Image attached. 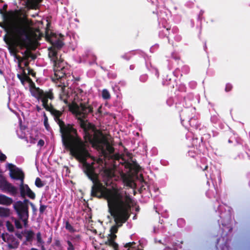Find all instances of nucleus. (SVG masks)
<instances>
[{"instance_id":"obj_1","label":"nucleus","mask_w":250,"mask_h":250,"mask_svg":"<svg viewBox=\"0 0 250 250\" xmlns=\"http://www.w3.org/2000/svg\"><path fill=\"white\" fill-rule=\"evenodd\" d=\"M32 95L38 101H41L42 106L53 116L56 122L60 127L62 142L65 149L70 151V154L73 157L78 154L83 153L87 149L86 145L80 137L78 136L77 129L73 127V125H65L60 119L62 112L56 109L51 102L55 98L52 89L44 91L39 87H35Z\"/></svg>"},{"instance_id":"obj_2","label":"nucleus","mask_w":250,"mask_h":250,"mask_svg":"<svg viewBox=\"0 0 250 250\" xmlns=\"http://www.w3.org/2000/svg\"><path fill=\"white\" fill-rule=\"evenodd\" d=\"M83 153H80L74 157L82 163L83 170L87 176L92 182L91 196L98 199L104 198L107 200L108 209L127 202L123 200V196L117 188H108L105 187L99 179L98 175L95 172L93 165L87 163L86 159L90 155L86 149Z\"/></svg>"},{"instance_id":"obj_3","label":"nucleus","mask_w":250,"mask_h":250,"mask_svg":"<svg viewBox=\"0 0 250 250\" xmlns=\"http://www.w3.org/2000/svg\"><path fill=\"white\" fill-rule=\"evenodd\" d=\"M0 14L3 21L2 22H0V27L14 36L17 39V44L21 48L29 46L30 41L29 30L32 25L31 21L26 15L21 18L22 12L21 9L9 10L7 13H4L0 9Z\"/></svg>"},{"instance_id":"obj_4","label":"nucleus","mask_w":250,"mask_h":250,"mask_svg":"<svg viewBox=\"0 0 250 250\" xmlns=\"http://www.w3.org/2000/svg\"><path fill=\"white\" fill-rule=\"evenodd\" d=\"M130 210L131 206L128 202L108 209L111 216L114 219L115 225L111 227L110 233L105 244L112 247L114 250H118V245L115 242L117 238L116 233H117L119 228L122 227L129 218Z\"/></svg>"},{"instance_id":"obj_5","label":"nucleus","mask_w":250,"mask_h":250,"mask_svg":"<svg viewBox=\"0 0 250 250\" xmlns=\"http://www.w3.org/2000/svg\"><path fill=\"white\" fill-rule=\"evenodd\" d=\"M81 127L83 130V137L86 142L90 143L93 147L100 150L104 155L106 153L104 146H106V149L109 154L114 153V148L110 145L102 132L98 130L94 125L82 121Z\"/></svg>"},{"instance_id":"obj_6","label":"nucleus","mask_w":250,"mask_h":250,"mask_svg":"<svg viewBox=\"0 0 250 250\" xmlns=\"http://www.w3.org/2000/svg\"><path fill=\"white\" fill-rule=\"evenodd\" d=\"M69 108L70 111L78 117L80 125L82 121L88 124H91L88 122L87 120H83V119L87 118L89 114L92 113L93 112V106L89 104L88 100L87 101H81L79 104L73 103L69 106Z\"/></svg>"},{"instance_id":"obj_7","label":"nucleus","mask_w":250,"mask_h":250,"mask_svg":"<svg viewBox=\"0 0 250 250\" xmlns=\"http://www.w3.org/2000/svg\"><path fill=\"white\" fill-rule=\"evenodd\" d=\"M53 66L54 77L52 78V80L54 82L56 81H60V83L61 84L63 83V85L59 84L58 86H61L62 90L63 91L65 86L64 85V83H62V81L66 76V69L63 66V62L59 64H56V62H55V64H53Z\"/></svg>"},{"instance_id":"obj_8","label":"nucleus","mask_w":250,"mask_h":250,"mask_svg":"<svg viewBox=\"0 0 250 250\" xmlns=\"http://www.w3.org/2000/svg\"><path fill=\"white\" fill-rule=\"evenodd\" d=\"M0 190L16 196L18 193V188L8 182L2 175L0 174Z\"/></svg>"},{"instance_id":"obj_9","label":"nucleus","mask_w":250,"mask_h":250,"mask_svg":"<svg viewBox=\"0 0 250 250\" xmlns=\"http://www.w3.org/2000/svg\"><path fill=\"white\" fill-rule=\"evenodd\" d=\"M16 39V42H14L13 38L10 36L6 37L5 35L4 38V42L7 44L9 45L8 49L10 53L14 54L15 58L18 60V66L21 68V63L24 60L23 57L22 58L20 56L17 54V51L15 48V45L18 46V45L17 44V39ZM19 46H20L19 45Z\"/></svg>"},{"instance_id":"obj_10","label":"nucleus","mask_w":250,"mask_h":250,"mask_svg":"<svg viewBox=\"0 0 250 250\" xmlns=\"http://www.w3.org/2000/svg\"><path fill=\"white\" fill-rule=\"evenodd\" d=\"M19 204L15 202L13 205V208L18 215L19 219L29 216V207L23 206L21 203Z\"/></svg>"},{"instance_id":"obj_11","label":"nucleus","mask_w":250,"mask_h":250,"mask_svg":"<svg viewBox=\"0 0 250 250\" xmlns=\"http://www.w3.org/2000/svg\"><path fill=\"white\" fill-rule=\"evenodd\" d=\"M20 190L21 196L22 198H25L27 196L31 199H35L36 195L35 193L30 188L27 184H22L20 185Z\"/></svg>"},{"instance_id":"obj_12","label":"nucleus","mask_w":250,"mask_h":250,"mask_svg":"<svg viewBox=\"0 0 250 250\" xmlns=\"http://www.w3.org/2000/svg\"><path fill=\"white\" fill-rule=\"evenodd\" d=\"M10 177L15 180H19L20 181V184L24 183V173L20 168H16L14 169H11V172H10Z\"/></svg>"},{"instance_id":"obj_13","label":"nucleus","mask_w":250,"mask_h":250,"mask_svg":"<svg viewBox=\"0 0 250 250\" xmlns=\"http://www.w3.org/2000/svg\"><path fill=\"white\" fill-rule=\"evenodd\" d=\"M6 236H7L6 243H7L8 249L9 250L17 249L20 244V242L12 234H9L6 233Z\"/></svg>"},{"instance_id":"obj_14","label":"nucleus","mask_w":250,"mask_h":250,"mask_svg":"<svg viewBox=\"0 0 250 250\" xmlns=\"http://www.w3.org/2000/svg\"><path fill=\"white\" fill-rule=\"evenodd\" d=\"M48 56L50 58L51 60L53 62V64H55V62L56 64H61L62 62V61L61 60H59L58 58V50L55 48L51 47L49 49Z\"/></svg>"},{"instance_id":"obj_15","label":"nucleus","mask_w":250,"mask_h":250,"mask_svg":"<svg viewBox=\"0 0 250 250\" xmlns=\"http://www.w3.org/2000/svg\"><path fill=\"white\" fill-rule=\"evenodd\" d=\"M102 174L104 178V180L106 181L105 183L106 185L108 186V181L114 176L112 170L110 168H103Z\"/></svg>"},{"instance_id":"obj_16","label":"nucleus","mask_w":250,"mask_h":250,"mask_svg":"<svg viewBox=\"0 0 250 250\" xmlns=\"http://www.w3.org/2000/svg\"><path fill=\"white\" fill-rule=\"evenodd\" d=\"M42 0H27L26 5L27 7L31 9H37L40 3L42 2Z\"/></svg>"},{"instance_id":"obj_17","label":"nucleus","mask_w":250,"mask_h":250,"mask_svg":"<svg viewBox=\"0 0 250 250\" xmlns=\"http://www.w3.org/2000/svg\"><path fill=\"white\" fill-rule=\"evenodd\" d=\"M13 202V199L4 194H0V205L10 206Z\"/></svg>"},{"instance_id":"obj_18","label":"nucleus","mask_w":250,"mask_h":250,"mask_svg":"<svg viewBox=\"0 0 250 250\" xmlns=\"http://www.w3.org/2000/svg\"><path fill=\"white\" fill-rule=\"evenodd\" d=\"M81 239V236L80 235H77L75 237H72L71 238V241L67 240L66 241L67 244L68 245V247L67 248V250H75L74 246L73 244L76 239L79 240Z\"/></svg>"},{"instance_id":"obj_19","label":"nucleus","mask_w":250,"mask_h":250,"mask_svg":"<svg viewBox=\"0 0 250 250\" xmlns=\"http://www.w3.org/2000/svg\"><path fill=\"white\" fill-rule=\"evenodd\" d=\"M51 43L53 45L52 48H55L57 50L61 49L64 45V43L62 42V41L59 39H57V40H56L54 42H52Z\"/></svg>"},{"instance_id":"obj_20","label":"nucleus","mask_w":250,"mask_h":250,"mask_svg":"<svg viewBox=\"0 0 250 250\" xmlns=\"http://www.w3.org/2000/svg\"><path fill=\"white\" fill-rule=\"evenodd\" d=\"M10 215V209L0 207V216L7 217Z\"/></svg>"},{"instance_id":"obj_21","label":"nucleus","mask_w":250,"mask_h":250,"mask_svg":"<svg viewBox=\"0 0 250 250\" xmlns=\"http://www.w3.org/2000/svg\"><path fill=\"white\" fill-rule=\"evenodd\" d=\"M29 42H30V44H29V46H28L27 47H25L27 49L23 53V54L24 55V56L23 57V59H24V60H25V61H27L31 55V51L28 50V48L30 47L31 44V38H30V41ZM20 47L21 49H22V48H21L20 46ZM23 48L24 47H22V48Z\"/></svg>"},{"instance_id":"obj_22","label":"nucleus","mask_w":250,"mask_h":250,"mask_svg":"<svg viewBox=\"0 0 250 250\" xmlns=\"http://www.w3.org/2000/svg\"><path fill=\"white\" fill-rule=\"evenodd\" d=\"M136 243L134 242L126 243L124 245V247L128 248L127 250H139L136 248Z\"/></svg>"},{"instance_id":"obj_23","label":"nucleus","mask_w":250,"mask_h":250,"mask_svg":"<svg viewBox=\"0 0 250 250\" xmlns=\"http://www.w3.org/2000/svg\"><path fill=\"white\" fill-rule=\"evenodd\" d=\"M16 202L18 203L19 204H20L19 203H21L22 206L26 207H29L28 204H29L33 209H34L35 208L34 205L32 202H30L28 199H26L25 198H24L23 201H18Z\"/></svg>"},{"instance_id":"obj_24","label":"nucleus","mask_w":250,"mask_h":250,"mask_svg":"<svg viewBox=\"0 0 250 250\" xmlns=\"http://www.w3.org/2000/svg\"><path fill=\"white\" fill-rule=\"evenodd\" d=\"M26 240L27 242H30L32 241L34 233L32 230H27L26 232Z\"/></svg>"},{"instance_id":"obj_25","label":"nucleus","mask_w":250,"mask_h":250,"mask_svg":"<svg viewBox=\"0 0 250 250\" xmlns=\"http://www.w3.org/2000/svg\"><path fill=\"white\" fill-rule=\"evenodd\" d=\"M18 77L19 78V79L22 83H23L24 81H27L28 82H32L31 78L25 73H24L23 77H21L20 75H18Z\"/></svg>"},{"instance_id":"obj_26","label":"nucleus","mask_w":250,"mask_h":250,"mask_svg":"<svg viewBox=\"0 0 250 250\" xmlns=\"http://www.w3.org/2000/svg\"><path fill=\"white\" fill-rule=\"evenodd\" d=\"M102 97L104 100H108L110 98V94L107 89H104L103 90Z\"/></svg>"},{"instance_id":"obj_27","label":"nucleus","mask_w":250,"mask_h":250,"mask_svg":"<svg viewBox=\"0 0 250 250\" xmlns=\"http://www.w3.org/2000/svg\"><path fill=\"white\" fill-rule=\"evenodd\" d=\"M43 124L44 125L46 128V130H49L50 129V127L49 126V125L48 122V118L46 115V113L45 112L43 113Z\"/></svg>"},{"instance_id":"obj_28","label":"nucleus","mask_w":250,"mask_h":250,"mask_svg":"<svg viewBox=\"0 0 250 250\" xmlns=\"http://www.w3.org/2000/svg\"><path fill=\"white\" fill-rule=\"evenodd\" d=\"M53 247L56 246L59 248V250H62V246L60 241L58 239H54V243L52 245Z\"/></svg>"},{"instance_id":"obj_29","label":"nucleus","mask_w":250,"mask_h":250,"mask_svg":"<svg viewBox=\"0 0 250 250\" xmlns=\"http://www.w3.org/2000/svg\"><path fill=\"white\" fill-rule=\"evenodd\" d=\"M35 184L37 187L39 188L44 186V184L42 183V181L39 177L36 179Z\"/></svg>"},{"instance_id":"obj_30","label":"nucleus","mask_w":250,"mask_h":250,"mask_svg":"<svg viewBox=\"0 0 250 250\" xmlns=\"http://www.w3.org/2000/svg\"><path fill=\"white\" fill-rule=\"evenodd\" d=\"M65 229L69 230L71 232H74L75 231V229L72 226V225L69 223L68 221H66L65 222Z\"/></svg>"},{"instance_id":"obj_31","label":"nucleus","mask_w":250,"mask_h":250,"mask_svg":"<svg viewBox=\"0 0 250 250\" xmlns=\"http://www.w3.org/2000/svg\"><path fill=\"white\" fill-rule=\"evenodd\" d=\"M37 240L38 243H39L40 244H44V241L42 240V235H41V233L40 232H38L37 233Z\"/></svg>"},{"instance_id":"obj_32","label":"nucleus","mask_w":250,"mask_h":250,"mask_svg":"<svg viewBox=\"0 0 250 250\" xmlns=\"http://www.w3.org/2000/svg\"><path fill=\"white\" fill-rule=\"evenodd\" d=\"M6 225L8 231L10 232H13L14 231V226L9 221L6 222Z\"/></svg>"},{"instance_id":"obj_33","label":"nucleus","mask_w":250,"mask_h":250,"mask_svg":"<svg viewBox=\"0 0 250 250\" xmlns=\"http://www.w3.org/2000/svg\"><path fill=\"white\" fill-rule=\"evenodd\" d=\"M60 98L62 100L65 104H68L67 96L65 94L60 95Z\"/></svg>"},{"instance_id":"obj_34","label":"nucleus","mask_w":250,"mask_h":250,"mask_svg":"<svg viewBox=\"0 0 250 250\" xmlns=\"http://www.w3.org/2000/svg\"><path fill=\"white\" fill-rule=\"evenodd\" d=\"M28 218L29 216H26L22 218L19 219L20 220L22 221L23 223L24 226L25 227H27L28 225Z\"/></svg>"},{"instance_id":"obj_35","label":"nucleus","mask_w":250,"mask_h":250,"mask_svg":"<svg viewBox=\"0 0 250 250\" xmlns=\"http://www.w3.org/2000/svg\"><path fill=\"white\" fill-rule=\"evenodd\" d=\"M47 208V206L41 204L39 208L40 213L41 214H43V213L44 212Z\"/></svg>"},{"instance_id":"obj_36","label":"nucleus","mask_w":250,"mask_h":250,"mask_svg":"<svg viewBox=\"0 0 250 250\" xmlns=\"http://www.w3.org/2000/svg\"><path fill=\"white\" fill-rule=\"evenodd\" d=\"M15 225L16 228L18 229H21L22 228V225L21 224L20 221L18 220H16L15 221Z\"/></svg>"},{"instance_id":"obj_37","label":"nucleus","mask_w":250,"mask_h":250,"mask_svg":"<svg viewBox=\"0 0 250 250\" xmlns=\"http://www.w3.org/2000/svg\"><path fill=\"white\" fill-rule=\"evenodd\" d=\"M27 70H28V75H31L32 77L35 76L36 73L32 69L30 68V67H28Z\"/></svg>"},{"instance_id":"obj_38","label":"nucleus","mask_w":250,"mask_h":250,"mask_svg":"<svg viewBox=\"0 0 250 250\" xmlns=\"http://www.w3.org/2000/svg\"><path fill=\"white\" fill-rule=\"evenodd\" d=\"M232 88V85L230 83H227L226 85L225 91L226 92H229L231 90Z\"/></svg>"},{"instance_id":"obj_39","label":"nucleus","mask_w":250,"mask_h":250,"mask_svg":"<svg viewBox=\"0 0 250 250\" xmlns=\"http://www.w3.org/2000/svg\"><path fill=\"white\" fill-rule=\"evenodd\" d=\"M6 159V156L5 154H3L0 150V160L1 161H4Z\"/></svg>"},{"instance_id":"obj_40","label":"nucleus","mask_w":250,"mask_h":250,"mask_svg":"<svg viewBox=\"0 0 250 250\" xmlns=\"http://www.w3.org/2000/svg\"><path fill=\"white\" fill-rule=\"evenodd\" d=\"M121 58L126 60L128 61L131 58V56L128 55L127 54H125L121 56Z\"/></svg>"},{"instance_id":"obj_41","label":"nucleus","mask_w":250,"mask_h":250,"mask_svg":"<svg viewBox=\"0 0 250 250\" xmlns=\"http://www.w3.org/2000/svg\"><path fill=\"white\" fill-rule=\"evenodd\" d=\"M170 28H167L166 29L165 31H163V32L165 34V36L167 37V38H168V35H169Z\"/></svg>"},{"instance_id":"obj_42","label":"nucleus","mask_w":250,"mask_h":250,"mask_svg":"<svg viewBox=\"0 0 250 250\" xmlns=\"http://www.w3.org/2000/svg\"><path fill=\"white\" fill-rule=\"evenodd\" d=\"M7 5L6 4H5L3 5L2 7V9H1L2 10V11L4 12V13H7L8 11H7Z\"/></svg>"},{"instance_id":"obj_43","label":"nucleus","mask_w":250,"mask_h":250,"mask_svg":"<svg viewBox=\"0 0 250 250\" xmlns=\"http://www.w3.org/2000/svg\"><path fill=\"white\" fill-rule=\"evenodd\" d=\"M44 145V141L42 139H40L38 143V145L40 146H42Z\"/></svg>"},{"instance_id":"obj_44","label":"nucleus","mask_w":250,"mask_h":250,"mask_svg":"<svg viewBox=\"0 0 250 250\" xmlns=\"http://www.w3.org/2000/svg\"><path fill=\"white\" fill-rule=\"evenodd\" d=\"M1 237L2 240L6 243V238H7V236H6V233H2L1 234Z\"/></svg>"},{"instance_id":"obj_45","label":"nucleus","mask_w":250,"mask_h":250,"mask_svg":"<svg viewBox=\"0 0 250 250\" xmlns=\"http://www.w3.org/2000/svg\"><path fill=\"white\" fill-rule=\"evenodd\" d=\"M15 235H16V236L18 238H19L20 239H21H21H22V235H21V233H19V232H16V233H15Z\"/></svg>"},{"instance_id":"obj_46","label":"nucleus","mask_w":250,"mask_h":250,"mask_svg":"<svg viewBox=\"0 0 250 250\" xmlns=\"http://www.w3.org/2000/svg\"><path fill=\"white\" fill-rule=\"evenodd\" d=\"M8 166H9V169L10 172H11V169H15V168H13L14 167H15V166L14 165H13L12 164H9Z\"/></svg>"},{"instance_id":"obj_47","label":"nucleus","mask_w":250,"mask_h":250,"mask_svg":"<svg viewBox=\"0 0 250 250\" xmlns=\"http://www.w3.org/2000/svg\"><path fill=\"white\" fill-rule=\"evenodd\" d=\"M24 66H25V67H26V69H27V68H28V67H30L29 66V62H28V61H26V62H24Z\"/></svg>"},{"instance_id":"obj_48","label":"nucleus","mask_w":250,"mask_h":250,"mask_svg":"<svg viewBox=\"0 0 250 250\" xmlns=\"http://www.w3.org/2000/svg\"><path fill=\"white\" fill-rule=\"evenodd\" d=\"M125 167L126 168H128L130 169L131 168V167H132V166H131L130 163H128L127 164H126V165L125 166Z\"/></svg>"},{"instance_id":"obj_49","label":"nucleus","mask_w":250,"mask_h":250,"mask_svg":"<svg viewBox=\"0 0 250 250\" xmlns=\"http://www.w3.org/2000/svg\"><path fill=\"white\" fill-rule=\"evenodd\" d=\"M52 236H50L48 239V240L47 241V244H50L52 242Z\"/></svg>"},{"instance_id":"obj_50","label":"nucleus","mask_w":250,"mask_h":250,"mask_svg":"<svg viewBox=\"0 0 250 250\" xmlns=\"http://www.w3.org/2000/svg\"><path fill=\"white\" fill-rule=\"evenodd\" d=\"M36 109L37 111L40 112L42 110V108L39 105H36Z\"/></svg>"},{"instance_id":"obj_51","label":"nucleus","mask_w":250,"mask_h":250,"mask_svg":"<svg viewBox=\"0 0 250 250\" xmlns=\"http://www.w3.org/2000/svg\"><path fill=\"white\" fill-rule=\"evenodd\" d=\"M101 108H102V106H100L98 109V110H97V112L99 113H101L102 111H101Z\"/></svg>"},{"instance_id":"obj_52","label":"nucleus","mask_w":250,"mask_h":250,"mask_svg":"<svg viewBox=\"0 0 250 250\" xmlns=\"http://www.w3.org/2000/svg\"><path fill=\"white\" fill-rule=\"evenodd\" d=\"M30 57L32 58V59L34 60V59H36V56L35 55H32L31 54V55Z\"/></svg>"},{"instance_id":"obj_53","label":"nucleus","mask_w":250,"mask_h":250,"mask_svg":"<svg viewBox=\"0 0 250 250\" xmlns=\"http://www.w3.org/2000/svg\"><path fill=\"white\" fill-rule=\"evenodd\" d=\"M41 245H42V246H41L42 250H45L43 244H41Z\"/></svg>"},{"instance_id":"obj_54","label":"nucleus","mask_w":250,"mask_h":250,"mask_svg":"<svg viewBox=\"0 0 250 250\" xmlns=\"http://www.w3.org/2000/svg\"><path fill=\"white\" fill-rule=\"evenodd\" d=\"M98 163H103V160L102 159H99L98 161L97 162Z\"/></svg>"},{"instance_id":"obj_55","label":"nucleus","mask_w":250,"mask_h":250,"mask_svg":"<svg viewBox=\"0 0 250 250\" xmlns=\"http://www.w3.org/2000/svg\"><path fill=\"white\" fill-rule=\"evenodd\" d=\"M46 38L47 39H49V35H48V33L47 32H46Z\"/></svg>"},{"instance_id":"obj_56","label":"nucleus","mask_w":250,"mask_h":250,"mask_svg":"<svg viewBox=\"0 0 250 250\" xmlns=\"http://www.w3.org/2000/svg\"><path fill=\"white\" fill-rule=\"evenodd\" d=\"M208 168V166H206L205 168L203 169V171L206 170Z\"/></svg>"},{"instance_id":"obj_57","label":"nucleus","mask_w":250,"mask_h":250,"mask_svg":"<svg viewBox=\"0 0 250 250\" xmlns=\"http://www.w3.org/2000/svg\"><path fill=\"white\" fill-rule=\"evenodd\" d=\"M51 36L52 37H56V34L55 33H51Z\"/></svg>"},{"instance_id":"obj_58","label":"nucleus","mask_w":250,"mask_h":250,"mask_svg":"<svg viewBox=\"0 0 250 250\" xmlns=\"http://www.w3.org/2000/svg\"><path fill=\"white\" fill-rule=\"evenodd\" d=\"M130 69H134V66L133 65H130Z\"/></svg>"},{"instance_id":"obj_59","label":"nucleus","mask_w":250,"mask_h":250,"mask_svg":"<svg viewBox=\"0 0 250 250\" xmlns=\"http://www.w3.org/2000/svg\"><path fill=\"white\" fill-rule=\"evenodd\" d=\"M31 250H38V249H36V248H31Z\"/></svg>"},{"instance_id":"obj_60","label":"nucleus","mask_w":250,"mask_h":250,"mask_svg":"<svg viewBox=\"0 0 250 250\" xmlns=\"http://www.w3.org/2000/svg\"><path fill=\"white\" fill-rule=\"evenodd\" d=\"M36 31L37 32L40 33V30L39 29H37Z\"/></svg>"},{"instance_id":"obj_61","label":"nucleus","mask_w":250,"mask_h":250,"mask_svg":"<svg viewBox=\"0 0 250 250\" xmlns=\"http://www.w3.org/2000/svg\"><path fill=\"white\" fill-rule=\"evenodd\" d=\"M228 142H229V143H232V141H230V140H229V139L228 140Z\"/></svg>"},{"instance_id":"obj_62","label":"nucleus","mask_w":250,"mask_h":250,"mask_svg":"<svg viewBox=\"0 0 250 250\" xmlns=\"http://www.w3.org/2000/svg\"><path fill=\"white\" fill-rule=\"evenodd\" d=\"M60 36L62 37H63V35H62L61 34H60Z\"/></svg>"},{"instance_id":"obj_63","label":"nucleus","mask_w":250,"mask_h":250,"mask_svg":"<svg viewBox=\"0 0 250 250\" xmlns=\"http://www.w3.org/2000/svg\"><path fill=\"white\" fill-rule=\"evenodd\" d=\"M128 198L129 200L131 201V198H130L129 197H128Z\"/></svg>"},{"instance_id":"obj_64","label":"nucleus","mask_w":250,"mask_h":250,"mask_svg":"<svg viewBox=\"0 0 250 250\" xmlns=\"http://www.w3.org/2000/svg\"><path fill=\"white\" fill-rule=\"evenodd\" d=\"M2 73V71L0 70V73Z\"/></svg>"}]
</instances>
